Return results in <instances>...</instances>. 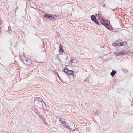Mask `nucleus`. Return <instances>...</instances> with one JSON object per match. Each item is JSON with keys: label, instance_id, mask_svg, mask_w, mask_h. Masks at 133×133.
Returning <instances> with one entry per match:
<instances>
[{"label": "nucleus", "instance_id": "nucleus-1", "mask_svg": "<svg viewBox=\"0 0 133 133\" xmlns=\"http://www.w3.org/2000/svg\"><path fill=\"white\" fill-rule=\"evenodd\" d=\"M102 19L100 20V23L103 25L105 26L107 29L109 30H112L113 29V28L112 27H111L109 25L110 22L107 20L105 19Z\"/></svg>", "mask_w": 133, "mask_h": 133}, {"label": "nucleus", "instance_id": "nucleus-2", "mask_svg": "<svg viewBox=\"0 0 133 133\" xmlns=\"http://www.w3.org/2000/svg\"><path fill=\"white\" fill-rule=\"evenodd\" d=\"M37 106L40 108H42L44 106H45L46 107L48 106L45 104L44 102L42 100L37 102Z\"/></svg>", "mask_w": 133, "mask_h": 133}, {"label": "nucleus", "instance_id": "nucleus-3", "mask_svg": "<svg viewBox=\"0 0 133 133\" xmlns=\"http://www.w3.org/2000/svg\"><path fill=\"white\" fill-rule=\"evenodd\" d=\"M51 15L48 14H45L44 16V17L46 19H49L51 18Z\"/></svg>", "mask_w": 133, "mask_h": 133}, {"label": "nucleus", "instance_id": "nucleus-4", "mask_svg": "<svg viewBox=\"0 0 133 133\" xmlns=\"http://www.w3.org/2000/svg\"><path fill=\"white\" fill-rule=\"evenodd\" d=\"M74 72L73 71L71 70H69L68 69H67V74L69 75H72L73 74Z\"/></svg>", "mask_w": 133, "mask_h": 133}, {"label": "nucleus", "instance_id": "nucleus-5", "mask_svg": "<svg viewBox=\"0 0 133 133\" xmlns=\"http://www.w3.org/2000/svg\"><path fill=\"white\" fill-rule=\"evenodd\" d=\"M42 99L40 97H36L34 99V102H35L36 103H37V102L39 101H41Z\"/></svg>", "mask_w": 133, "mask_h": 133}, {"label": "nucleus", "instance_id": "nucleus-6", "mask_svg": "<svg viewBox=\"0 0 133 133\" xmlns=\"http://www.w3.org/2000/svg\"><path fill=\"white\" fill-rule=\"evenodd\" d=\"M59 51L60 52H61L60 53L61 54H62V53L64 52L63 48L62 45H59Z\"/></svg>", "mask_w": 133, "mask_h": 133}, {"label": "nucleus", "instance_id": "nucleus-7", "mask_svg": "<svg viewBox=\"0 0 133 133\" xmlns=\"http://www.w3.org/2000/svg\"><path fill=\"white\" fill-rule=\"evenodd\" d=\"M99 111L95 109H93V115H98V112Z\"/></svg>", "mask_w": 133, "mask_h": 133}, {"label": "nucleus", "instance_id": "nucleus-8", "mask_svg": "<svg viewBox=\"0 0 133 133\" xmlns=\"http://www.w3.org/2000/svg\"><path fill=\"white\" fill-rule=\"evenodd\" d=\"M116 73V72L115 70H113L110 73L112 77H113L115 75Z\"/></svg>", "mask_w": 133, "mask_h": 133}, {"label": "nucleus", "instance_id": "nucleus-9", "mask_svg": "<svg viewBox=\"0 0 133 133\" xmlns=\"http://www.w3.org/2000/svg\"><path fill=\"white\" fill-rule=\"evenodd\" d=\"M91 19L93 21H94L96 19V17L94 15H92L91 16Z\"/></svg>", "mask_w": 133, "mask_h": 133}, {"label": "nucleus", "instance_id": "nucleus-10", "mask_svg": "<svg viewBox=\"0 0 133 133\" xmlns=\"http://www.w3.org/2000/svg\"><path fill=\"white\" fill-rule=\"evenodd\" d=\"M122 46H124L127 45V42L125 41L124 42H121Z\"/></svg>", "mask_w": 133, "mask_h": 133}, {"label": "nucleus", "instance_id": "nucleus-11", "mask_svg": "<svg viewBox=\"0 0 133 133\" xmlns=\"http://www.w3.org/2000/svg\"><path fill=\"white\" fill-rule=\"evenodd\" d=\"M66 66H66L65 67L64 69L63 70V71L64 72H65L67 74V73L68 68H66Z\"/></svg>", "mask_w": 133, "mask_h": 133}, {"label": "nucleus", "instance_id": "nucleus-12", "mask_svg": "<svg viewBox=\"0 0 133 133\" xmlns=\"http://www.w3.org/2000/svg\"><path fill=\"white\" fill-rule=\"evenodd\" d=\"M93 21L97 25H99V23L96 19L94 21Z\"/></svg>", "mask_w": 133, "mask_h": 133}, {"label": "nucleus", "instance_id": "nucleus-13", "mask_svg": "<svg viewBox=\"0 0 133 133\" xmlns=\"http://www.w3.org/2000/svg\"><path fill=\"white\" fill-rule=\"evenodd\" d=\"M59 121H60L61 124H63L64 125L65 124V122H63L61 120L60 118H59Z\"/></svg>", "mask_w": 133, "mask_h": 133}, {"label": "nucleus", "instance_id": "nucleus-14", "mask_svg": "<svg viewBox=\"0 0 133 133\" xmlns=\"http://www.w3.org/2000/svg\"><path fill=\"white\" fill-rule=\"evenodd\" d=\"M120 54L121 55H124L125 54V53L123 51H121L119 52Z\"/></svg>", "mask_w": 133, "mask_h": 133}, {"label": "nucleus", "instance_id": "nucleus-15", "mask_svg": "<svg viewBox=\"0 0 133 133\" xmlns=\"http://www.w3.org/2000/svg\"><path fill=\"white\" fill-rule=\"evenodd\" d=\"M43 122L46 125H48L45 119H43Z\"/></svg>", "mask_w": 133, "mask_h": 133}, {"label": "nucleus", "instance_id": "nucleus-16", "mask_svg": "<svg viewBox=\"0 0 133 133\" xmlns=\"http://www.w3.org/2000/svg\"><path fill=\"white\" fill-rule=\"evenodd\" d=\"M117 43H113L112 44V46H117Z\"/></svg>", "mask_w": 133, "mask_h": 133}, {"label": "nucleus", "instance_id": "nucleus-17", "mask_svg": "<svg viewBox=\"0 0 133 133\" xmlns=\"http://www.w3.org/2000/svg\"><path fill=\"white\" fill-rule=\"evenodd\" d=\"M53 19L54 20H56V18L55 17H54V16L51 15V19Z\"/></svg>", "mask_w": 133, "mask_h": 133}, {"label": "nucleus", "instance_id": "nucleus-18", "mask_svg": "<svg viewBox=\"0 0 133 133\" xmlns=\"http://www.w3.org/2000/svg\"><path fill=\"white\" fill-rule=\"evenodd\" d=\"M121 43H117V46H121Z\"/></svg>", "mask_w": 133, "mask_h": 133}, {"label": "nucleus", "instance_id": "nucleus-19", "mask_svg": "<svg viewBox=\"0 0 133 133\" xmlns=\"http://www.w3.org/2000/svg\"><path fill=\"white\" fill-rule=\"evenodd\" d=\"M34 110H35V112L36 113L38 112V111H37V110L36 109H35Z\"/></svg>", "mask_w": 133, "mask_h": 133}, {"label": "nucleus", "instance_id": "nucleus-20", "mask_svg": "<svg viewBox=\"0 0 133 133\" xmlns=\"http://www.w3.org/2000/svg\"><path fill=\"white\" fill-rule=\"evenodd\" d=\"M74 60L73 59H71L70 61V62L72 63H73V61Z\"/></svg>", "mask_w": 133, "mask_h": 133}, {"label": "nucleus", "instance_id": "nucleus-21", "mask_svg": "<svg viewBox=\"0 0 133 133\" xmlns=\"http://www.w3.org/2000/svg\"><path fill=\"white\" fill-rule=\"evenodd\" d=\"M57 76H58V77L60 79V77H59V75H58V74L57 73Z\"/></svg>", "mask_w": 133, "mask_h": 133}, {"label": "nucleus", "instance_id": "nucleus-22", "mask_svg": "<svg viewBox=\"0 0 133 133\" xmlns=\"http://www.w3.org/2000/svg\"><path fill=\"white\" fill-rule=\"evenodd\" d=\"M1 24V20L0 19V25Z\"/></svg>", "mask_w": 133, "mask_h": 133}, {"label": "nucleus", "instance_id": "nucleus-23", "mask_svg": "<svg viewBox=\"0 0 133 133\" xmlns=\"http://www.w3.org/2000/svg\"><path fill=\"white\" fill-rule=\"evenodd\" d=\"M105 4H103V6H105Z\"/></svg>", "mask_w": 133, "mask_h": 133}, {"label": "nucleus", "instance_id": "nucleus-24", "mask_svg": "<svg viewBox=\"0 0 133 133\" xmlns=\"http://www.w3.org/2000/svg\"><path fill=\"white\" fill-rule=\"evenodd\" d=\"M69 126H67L66 125V127H67L68 128H69L68 127Z\"/></svg>", "mask_w": 133, "mask_h": 133}, {"label": "nucleus", "instance_id": "nucleus-25", "mask_svg": "<svg viewBox=\"0 0 133 133\" xmlns=\"http://www.w3.org/2000/svg\"><path fill=\"white\" fill-rule=\"evenodd\" d=\"M112 9V10L113 11H114V10L115 9Z\"/></svg>", "mask_w": 133, "mask_h": 133}, {"label": "nucleus", "instance_id": "nucleus-26", "mask_svg": "<svg viewBox=\"0 0 133 133\" xmlns=\"http://www.w3.org/2000/svg\"><path fill=\"white\" fill-rule=\"evenodd\" d=\"M62 119H63V120H62L63 121H64V119L63 118Z\"/></svg>", "mask_w": 133, "mask_h": 133}]
</instances>
